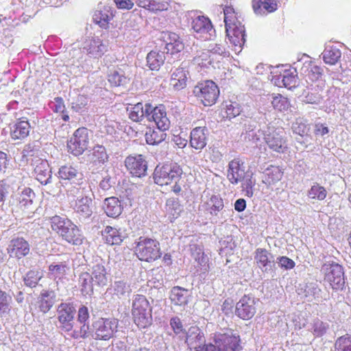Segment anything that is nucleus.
Masks as SVG:
<instances>
[{"mask_svg": "<svg viewBox=\"0 0 351 351\" xmlns=\"http://www.w3.org/2000/svg\"><path fill=\"white\" fill-rule=\"evenodd\" d=\"M108 276L109 274L102 263L95 264L90 272H82L79 276L82 293L84 295H92L95 286L104 287L107 285Z\"/></svg>", "mask_w": 351, "mask_h": 351, "instance_id": "nucleus-1", "label": "nucleus"}, {"mask_svg": "<svg viewBox=\"0 0 351 351\" xmlns=\"http://www.w3.org/2000/svg\"><path fill=\"white\" fill-rule=\"evenodd\" d=\"M132 315L138 328H145L152 323V308L143 295H134L132 301Z\"/></svg>", "mask_w": 351, "mask_h": 351, "instance_id": "nucleus-2", "label": "nucleus"}, {"mask_svg": "<svg viewBox=\"0 0 351 351\" xmlns=\"http://www.w3.org/2000/svg\"><path fill=\"white\" fill-rule=\"evenodd\" d=\"M58 178L63 180H68L71 184H75L73 187L67 189V195L75 197H80L82 194L81 187L84 182V173L76 166L71 165H62L58 170Z\"/></svg>", "mask_w": 351, "mask_h": 351, "instance_id": "nucleus-3", "label": "nucleus"}, {"mask_svg": "<svg viewBox=\"0 0 351 351\" xmlns=\"http://www.w3.org/2000/svg\"><path fill=\"white\" fill-rule=\"evenodd\" d=\"M182 174V169L180 165L174 162H167L156 167L153 178L156 184L165 186L178 182Z\"/></svg>", "mask_w": 351, "mask_h": 351, "instance_id": "nucleus-4", "label": "nucleus"}, {"mask_svg": "<svg viewBox=\"0 0 351 351\" xmlns=\"http://www.w3.org/2000/svg\"><path fill=\"white\" fill-rule=\"evenodd\" d=\"M258 133L263 135V138L268 147L278 154H284L288 149L285 132L272 125H267L265 129L259 130Z\"/></svg>", "mask_w": 351, "mask_h": 351, "instance_id": "nucleus-5", "label": "nucleus"}, {"mask_svg": "<svg viewBox=\"0 0 351 351\" xmlns=\"http://www.w3.org/2000/svg\"><path fill=\"white\" fill-rule=\"evenodd\" d=\"M324 274V283L334 290H342L345 285V276L343 268L335 262H326L321 269Z\"/></svg>", "mask_w": 351, "mask_h": 351, "instance_id": "nucleus-6", "label": "nucleus"}, {"mask_svg": "<svg viewBox=\"0 0 351 351\" xmlns=\"http://www.w3.org/2000/svg\"><path fill=\"white\" fill-rule=\"evenodd\" d=\"M135 254L141 261L152 262L160 258L162 253L156 240L140 237L135 247Z\"/></svg>", "mask_w": 351, "mask_h": 351, "instance_id": "nucleus-7", "label": "nucleus"}, {"mask_svg": "<svg viewBox=\"0 0 351 351\" xmlns=\"http://www.w3.org/2000/svg\"><path fill=\"white\" fill-rule=\"evenodd\" d=\"M193 93L205 106L215 104L219 95L218 86L211 80L199 82L194 87Z\"/></svg>", "mask_w": 351, "mask_h": 351, "instance_id": "nucleus-8", "label": "nucleus"}, {"mask_svg": "<svg viewBox=\"0 0 351 351\" xmlns=\"http://www.w3.org/2000/svg\"><path fill=\"white\" fill-rule=\"evenodd\" d=\"M93 334L95 339L108 340L117 331L118 320L115 318H99L92 324Z\"/></svg>", "mask_w": 351, "mask_h": 351, "instance_id": "nucleus-9", "label": "nucleus"}, {"mask_svg": "<svg viewBox=\"0 0 351 351\" xmlns=\"http://www.w3.org/2000/svg\"><path fill=\"white\" fill-rule=\"evenodd\" d=\"M239 339L237 337L228 334H219L215 339V344L204 343L203 351H240Z\"/></svg>", "mask_w": 351, "mask_h": 351, "instance_id": "nucleus-10", "label": "nucleus"}, {"mask_svg": "<svg viewBox=\"0 0 351 351\" xmlns=\"http://www.w3.org/2000/svg\"><path fill=\"white\" fill-rule=\"evenodd\" d=\"M88 142V129L78 128L67 143L68 151L75 156H80L87 149Z\"/></svg>", "mask_w": 351, "mask_h": 351, "instance_id": "nucleus-11", "label": "nucleus"}, {"mask_svg": "<svg viewBox=\"0 0 351 351\" xmlns=\"http://www.w3.org/2000/svg\"><path fill=\"white\" fill-rule=\"evenodd\" d=\"M75 308L71 303H61L58 306L59 328L64 332H71L73 328Z\"/></svg>", "mask_w": 351, "mask_h": 351, "instance_id": "nucleus-12", "label": "nucleus"}, {"mask_svg": "<svg viewBox=\"0 0 351 351\" xmlns=\"http://www.w3.org/2000/svg\"><path fill=\"white\" fill-rule=\"evenodd\" d=\"M258 302V300H256L254 297L245 295L236 304V315L243 319H251L256 312V304Z\"/></svg>", "mask_w": 351, "mask_h": 351, "instance_id": "nucleus-13", "label": "nucleus"}, {"mask_svg": "<svg viewBox=\"0 0 351 351\" xmlns=\"http://www.w3.org/2000/svg\"><path fill=\"white\" fill-rule=\"evenodd\" d=\"M192 28L204 40L212 39L215 33L210 20L203 15L194 16L192 21Z\"/></svg>", "mask_w": 351, "mask_h": 351, "instance_id": "nucleus-14", "label": "nucleus"}, {"mask_svg": "<svg viewBox=\"0 0 351 351\" xmlns=\"http://www.w3.org/2000/svg\"><path fill=\"white\" fill-rule=\"evenodd\" d=\"M125 165L132 176L141 178L146 175L147 163L143 155L128 156L125 160Z\"/></svg>", "mask_w": 351, "mask_h": 351, "instance_id": "nucleus-15", "label": "nucleus"}, {"mask_svg": "<svg viewBox=\"0 0 351 351\" xmlns=\"http://www.w3.org/2000/svg\"><path fill=\"white\" fill-rule=\"evenodd\" d=\"M183 338L191 350L203 351L202 346L206 339L204 333L197 326H191Z\"/></svg>", "mask_w": 351, "mask_h": 351, "instance_id": "nucleus-16", "label": "nucleus"}, {"mask_svg": "<svg viewBox=\"0 0 351 351\" xmlns=\"http://www.w3.org/2000/svg\"><path fill=\"white\" fill-rule=\"evenodd\" d=\"M254 261L264 273H269L275 268L274 255L265 248H257L254 252Z\"/></svg>", "mask_w": 351, "mask_h": 351, "instance_id": "nucleus-17", "label": "nucleus"}, {"mask_svg": "<svg viewBox=\"0 0 351 351\" xmlns=\"http://www.w3.org/2000/svg\"><path fill=\"white\" fill-rule=\"evenodd\" d=\"M227 36L230 43L234 47V51H241L245 43V31L242 23L230 26L226 28Z\"/></svg>", "mask_w": 351, "mask_h": 351, "instance_id": "nucleus-18", "label": "nucleus"}, {"mask_svg": "<svg viewBox=\"0 0 351 351\" xmlns=\"http://www.w3.org/2000/svg\"><path fill=\"white\" fill-rule=\"evenodd\" d=\"M150 108L147 121H154L158 129L168 130L170 126V121L167 117L165 107L163 105L154 107L150 104Z\"/></svg>", "mask_w": 351, "mask_h": 351, "instance_id": "nucleus-19", "label": "nucleus"}, {"mask_svg": "<svg viewBox=\"0 0 351 351\" xmlns=\"http://www.w3.org/2000/svg\"><path fill=\"white\" fill-rule=\"evenodd\" d=\"M82 49L90 57L97 58L107 51V45L99 38L92 37L85 40Z\"/></svg>", "mask_w": 351, "mask_h": 351, "instance_id": "nucleus-20", "label": "nucleus"}, {"mask_svg": "<svg viewBox=\"0 0 351 351\" xmlns=\"http://www.w3.org/2000/svg\"><path fill=\"white\" fill-rule=\"evenodd\" d=\"M247 173L241 160L235 158L229 162L227 178L232 184H237L241 182Z\"/></svg>", "mask_w": 351, "mask_h": 351, "instance_id": "nucleus-21", "label": "nucleus"}, {"mask_svg": "<svg viewBox=\"0 0 351 351\" xmlns=\"http://www.w3.org/2000/svg\"><path fill=\"white\" fill-rule=\"evenodd\" d=\"M31 128L26 117L19 118L10 127V136L13 140H23L29 136Z\"/></svg>", "mask_w": 351, "mask_h": 351, "instance_id": "nucleus-22", "label": "nucleus"}, {"mask_svg": "<svg viewBox=\"0 0 351 351\" xmlns=\"http://www.w3.org/2000/svg\"><path fill=\"white\" fill-rule=\"evenodd\" d=\"M150 109V104H143L141 102H138L135 105L127 107L126 111L130 120L134 122H141L145 119L147 120Z\"/></svg>", "mask_w": 351, "mask_h": 351, "instance_id": "nucleus-23", "label": "nucleus"}, {"mask_svg": "<svg viewBox=\"0 0 351 351\" xmlns=\"http://www.w3.org/2000/svg\"><path fill=\"white\" fill-rule=\"evenodd\" d=\"M189 71L182 64L171 71L170 84L176 90H180L186 86Z\"/></svg>", "mask_w": 351, "mask_h": 351, "instance_id": "nucleus-24", "label": "nucleus"}, {"mask_svg": "<svg viewBox=\"0 0 351 351\" xmlns=\"http://www.w3.org/2000/svg\"><path fill=\"white\" fill-rule=\"evenodd\" d=\"M34 168L36 179L42 184L46 185L51 182V170L47 160L38 159Z\"/></svg>", "mask_w": 351, "mask_h": 351, "instance_id": "nucleus-25", "label": "nucleus"}, {"mask_svg": "<svg viewBox=\"0 0 351 351\" xmlns=\"http://www.w3.org/2000/svg\"><path fill=\"white\" fill-rule=\"evenodd\" d=\"M207 131L205 127L193 128L191 132L190 145L197 150L204 148L207 144Z\"/></svg>", "mask_w": 351, "mask_h": 351, "instance_id": "nucleus-26", "label": "nucleus"}, {"mask_svg": "<svg viewBox=\"0 0 351 351\" xmlns=\"http://www.w3.org/2000/svg\"><path fill=\"white\" fill-rule=\"evenodd\" d=\"M8 252L11 256L21 258L29 252V245L23 238H16L11 241L9 245Z\"/></svg>", "mask_w": 351, "mask_h": 351, "instance_id": "nucleus-27", "label": "nucleus"}, {"mask_svg": "<svg viewBox=\"0 0 351 351\" xmlns=\"http://www.w3.org/2000/svg\"><path fill=\"white\" fill-rule=\"evenodd\" d=\"M93 208L92 199L86 195L77 198L74 210L78 214L80 219H86L93 215Z\"/></svg>", "mask_w": 351, "mask_h": 351, "instance_id": "nucleus-28", "label": "nucleus"}, {"mask_svg": "<svg viewBox=\"0 0 351 351\" xmlns=\"http://www.w3.org/2000/svg\"><path fill=\"white\" fill-rule=\"evenodd\" d=\"M56 298L53 291L43 290L36 302L39 310L43 313H47L55 304Z\"/></svg>", "mask_w": 351, "mask_h": 351, "instance_id": "nucleus-29", "label": "nucleus"}, {"mask_svg": "<svg viewBox=\"0 0 351 351\" xmlns=\"http://www.w3.org/2000/svg\"><path fill=\"white\" fill-rule=\"evenodd\" d=\"M61 237L66 242L73 245H80L83 243L84 237L78 228L72 221L64 232Z\"/></svg>", "mask_w": 351, "mask_h": 351, "instance_id": "nucleus-30", "label": "nucleus"}, {"mask_svg": "<svg viewBox=\"0 0 351 351\" xmlns=\"http://www.w3.org/2000/svg\"><path fill=\"white\" fill-rule=\"evenodd\" d=\"M298 294L308 302L313 300H319L321 298V289L316 282H310L304 285L298 289Z\"/></svg>", "mask_w": 351, "mask_h": 351, "instance_id": "nucleus-31", "label": "nucleus"}, {"mask_svg": "<svg viewBox=\"0 0 351 351\" xmlns=\"http://www.w3.org/2000/svg\"><path fill=\"white\" fill-rule=\"evenodd\" d=\"M103 209L108 217L116 218L121 214L123 207L118 198L110 197L105 199Z\"/></svg>", "mask_w": 351, "mask_h": 351, "instance_id": "nucleus-32", "label": "nucleus"}, {"mask_svg": "<svg viewBox=\"0 0 351 351\" xmlns=\"http://www.w3.org/2000/svg\"><path fill=\"white\" fill-rule=\"evenodd\" d=\"M90 163L93 167H101L108 161V155L103 145L95 146L89 155Z\"/></svg>", "mask_w": 351, "mask_h": 351, "instance_id": "nucleus-33", "label": "nucleus"}, {"mask_svg": "<svg viewBox=\"0 0 351 351\" xmlns=\"http://www.w3.org/2000/svg\"><path fill=\"white\" fill-rule=\"evenodd\" d=\"M252 7L256 14L263 15L276 11L278 5L276 0H253Z\"/></svg>", "mask_w": 351, "mask_h": 351, "instance_id": "nucleus-34", "label": "nucleus"}, {"mask_svg": "<svg viewBox=\"0 0 351 351\" xmlns=\"http://www.w3.org/2000/svg\"><path fill=\"white\" fill-rule=\"evenodd\" d=\"M34 197L35 194L30 188H24L16 195L19 208L23 210L32 209Z\"/></svg>", "mask_w": 351, "mask_h": 351, "instance_id": "nucleus-35", "label": "nucleus"}, {"mask_svg": "<svg viewBox=\"0 0 351 351\" xmlns=\"http://www.w3.org/2000/svg\"><path fill=\"white\" fill-rule=\"evenodd\" d=\"M135 2L139 7L152 12L167 10L169 6V0H135Z\"/></svg>", "mask_w": 351, "mask_h": 351, "instance_id": "nucleus-36", "label": "nucleus"}, {"mask_svg": "<svg viewBox=\"0 0 351 351\" xmlns=\"http://www.w3.org/2000/svg\"><path fill=\"white\" fill-rule=\"evenodd\" d=\"M165 59V51L152 50L147 56V66L150 70L158 71Z\"/></svg>", "mask_w": 351, "mask_h": 351, "instance_id": "nucleus-37", "label": "nucleus"}, {"mask_svg": "<svg viewBox=\"0 0 351 351\" xmlns=\"http://www.w3.org/2000/svg\"><path fill=\"white\" fill-rule=\"evenodd\" d=\"M184 49V44L179 36L175 33H167L165 49L167 53L171 54L180 52Z\"/></svg>", "mask_w": 351, "mask_h": 351, "instance_id": "nucleus-38", "label": "nucleus"}, {"mask_svg": "<svg viewBox=\"0 0 351 351\" xmlns=\"http://www.w3.org/2000/svg\"><path fill=\"white\" fill-rule=\"evenodd\" d=\"M282 175L279 167L270 165L263 172V182L267 185L274 184L282 179Z\"/></svg>", "mask_w": 351, "mask_h": 351, "instance_id": "nucleus-39", "label": "nucleus"}, {"mask_svg": "<svg viewBox=\"0 0 351 351\" xmlns=\"http://www.w3.org/2000/svg\"><path fill=\"white\" fill-rule=\"evenodd\" d=\"M106 243L109 245H119L125 237L120 229H117L111 226H106L102 234Z\"/></svg>", "mask_w": 351, "mask_h": 351, "instance_id": "nucleus-40", "label": "nucleus"}, {"mask_svg": "<svg viewBox=\"0 0 351 351\" xmlns=\"http://www.w3.org/2000/svg\"><path fill=\"white\" fill-rule=\"evenodd\" d=\"M113 10L110 7L105 6L103 9L95 11L93 20L100 27L106 28L109 21L113 18Z\"/></svg>", "mask_w": 351, "mask_h": 351, "instance_id": "nucleus-41", "label": "nucleus"}, {"mask_svg": "<svg viewBox=\"0 0 351 351\" xmlns=\"http://www.w3.org/2000/svg\"><path fill=\"white\" fill-rule=\"evenodd\" d=\"M190 247L192 256L194 258L195 261L197 263V265L200 267L201 271H207L208 269V258L205 255L202 247L196 244H193L190 245Z\"/></svg>", "mask_w": 351, "mask_h": 351, "instance_id": "nucleus-42", "label": "nucleus"}, {"mask_svg": "<svg viewBox=\"0 0 351 351\" xmlns=\"http://www.w3.org/2000/svg\"><path fill=\"white\" fill-rule=\"evenodd\" d=\"M189 291L181 287H174L171 291L170 299L175 305L184 306L188 303Z\"/></svg>", "mask_w": 351, "mask_h": 351, "instance_id": "nucleus-43", "label": "nucleus"}, {"mask_svg": "<svg viewBox=\"0 0 351 351\" xmlns=\"http://www.w3.org/2000/svg\"><path fill=\"white\" fill-rule=\"evenodd\" d=\"M50 222L51 229L61 237L71 221L66 217L56 215L51 218Z\"/></svg>", "mask_w": 351, "mask_h": 351, "instance_id": "nucleus-44", "label": "nucleus"}, {"mask_svg": "<svg viewBox=\"0 0 351 351\" xmlns=\"http://www.w3.org/2000/svg\"><path fill=\"white\" fill-rule=\"evenodd\" d=\"M167 130H160L157 128L156 130L149 128L145 133V140L149 145H158L163 141L167 136L165 131Z\"/></svg>", "mask_w": 351, "mask_h": 351, "instance_id": "nucleus-45", "label": "nucleus"}, {"mask_svg": "<svg viewBox=\"0 0 351 351\" xmlns=\"http://www.w3.org/2000/svg\"><path fill=\"white\" fill-rule=\"evenodd\" d=\"M301 72L310 80L313 82L317 80L320 77L322 70L319 66L313 64L311 61H307L302 67Z\"/></svg>", "mask_w": 351, "mask_h": 351, "instance_id": "nucleus-46", "label": "nucleus"}, {"mask_svg": "<svg viewBox=\"0 0 351 351\" xmlns=\"http://www.w3.org/2000/svg\"><path fill=\"white\" fill-rule=\"evenodd\" d=\"M341 56V51L336 47L327 46L322 53V58L326 64L334 65Z\"/></svg>", "mask_w": 351, "mask_h": 351, "instance_id": "nucleus-47", "label": "nucleus"}, {"mask_svg": "<svg viewBox=\"0 0 351 351\" xmlns=\"http://www.w3.org/2000/svg\"><path fill=\"white\" fill-rule=\"evenodd\" d=\"M213 58H211L209 51H202L197 55L193 60V64L200 67L201 69L209 68L213 66Z\"/></svg>", "mask_w": 351, "mask_h": 351, "instance_id": "nucleus-48", "label": "nucleus"}, {"mask_svg": "<svg viewBox=\"0 0 351 351\" xmlns=\"http://www.w3.org/2000/svg\"><path fill=\"white\" fill-rule=\"evenodd\" d=\"M282 73L284 86L289 89L296 87L298 84V73L295 69H285Z\"/></svg>", "mask_w": 351, "mask_h": 351, "instance_id": "nucleus-49", "label": "nucleus"}, {"mask_svg": "<svg viewBox=\"0 0 351 351\" xmlns=\"http://www.w3.org/2000/svg\"><path fill=\"white\" fill-rule=\"evenodd\" d=\"M128 80L121 69L112 71L108 74V82L114 86H123L128 83Z\"/></svg>", "mask_w": 351, "mask_h": 351, "instance_id": "nucleus-50", "label": "nucleus"}, {"mask_svg": "<svg viewBox=\"0 0 351 351\" xmlns=\"http://www.w3.org/2000/svg\"><path fill=\"white\" fill-rule=\"evenodd\" d=\"M307 196L312 199L322 201L326 197L327 191L324 186L315 182L308 191Z\"/></svg>", "mask_w": 351, "mask_h": 351, "instance_id": "nucleus-51", "label": "nucleus"}, {"mask_svg": "<svg viewBox=\"0 0 351 351\" xmlns=\"http://www.w3.org/2000/svg\"><path fill=\"white\" fill-rule=\"evenodd\" d=\"M225 112L226 118L231 119L239 115L242 108L237 101H228L225 103Z\"/></svg>", "mask_w": 351, "mask_h": 351, "instance_id": "nucleus-52", "label": "nucleus"}, {"mask_svg": "<svg viewBox=\"0 0 351 351\" xmlns=\"http://www.w3.org/2000/svg\"><path fill=\"white\" fill-rule=\"evenodd\" d=\"M328 328L329 324L327 322L317 318L311 324V330L315 337H319L326 334Z\"/></svg>", "mask_w": 351, "mask_h": 351, "instance_id": "nucleus-53", "label": "nucleus"}, {"mask_svg": "<svg viewBox=\"0 0 351 351\" xmlns=\"http://www.w3.org/2000/svg\"><path fill=\"white\" fill-rule=\"evenodd\" d=\"M224 14V23L226 28L234 24L241 23L237 17V14L235 13L234 10L231 6H226L223 9Z\"/></svg>", "mask_w": 351, "mask_h": 351, "instance_id": "nucleus-54", "label": "nucleus"}, {"mask_svg": "<svg viewBox=\"0 0 351 351\" xmlns=\"http://www.w3.org/2000/svg\"><path fill=\"white\" fill-rule=\"evenodd\" d=\"M224 14V23L226 28L234 24L241 23L237 17V14L235 13L234 10L231 6H226L223 9Z\"/></svg>", "mask_w": 351, "mask_h": 351, "instance_id": "nucleus-55", "label": "nucleus"}, {"mask_svg": "<svg viewBox=\"0 0 351 351\" xmlns=\"http://www.w3.org/2000/svg\"><path fill=\"white\" fill-rule=\"evenodd\" d=\"M42 278L41 273L38 270L29 271L23 278L24 283L29 287H35Z\"/></svg>", "mask_w": 351, "mask_h": 351, "instance_id": "nucleus-56", "label": "nucleus"}, {"mask_svg": "<svg viewBox=\"0 0 351 351\" xmlns=\"http://www.w3.org/2000/svg\"><path fill=\"white\" fill-rule=\"evenodd\" d=\"M66 270V265L62 263L51 264L49 267V275L54 279L61 278L65 275Z\"/></svg>", "mask_w": 351, "mask_h": 351, "instance_id": "nucleus-57", "label": "nucleus"}, {"mask_svg": "<svg viewBox=\"0 0 351 351\" xmlns=\"http://www.w3.org/2000/svg\"><path fill=\"white\" fill-rule=\"evenodd\" d=\"M271 104L276 110L280 112L288 110L290 106L288 99L281 95L272 96Z\"/></svg>", "mask_w": 351, "mask_h": 351, "instance_id": "nucleus-58", "label": "nucleus"}, {"mask_svg": "<svg viewBox=\"0 0 351 351\" xmlns=\"http://www.w3.org/2000/svg\"><path fill=\"white\" fill-rule=\"evenodd\" d=\"M207 205L209 206V212L212 215H217L224 207L222 198L218 195H213Z\"/></svg>", "mask_w": 351, "mask_h": 351, "instance_id": "nucleus-59", "label": "nucleus"}, {"mask_svg": "<svg viewBox=\"0 0 351 351\" xmlns=\"http://www.w3.org/2000/svg\"><path fill=\"white\" fill-rule=\"evenodd\" d=\"M181 210V206L178 201L173 199H169L167 201L166 211L169 215V217L176 219L179 216Z\"/></svg>", "mask_w": 351, "mask_h": 351, "instance_id": "nucleus-60", "label": "nucleus"}, {"mask_svg": "<svg viewBox=\"0 0 351 351\" xmlns=\"http://www.w3.org/2000/svg\"><path fill=\"white\" fill-rule=\"evenodd\" d=\"M335 351H351V336L346 335L339 337L335 343Z\"/></svg>", "mask_w": 351, "mask_h": 351, "instance_id": "nucleus-61", "label": "nucleus"}, {"mask_svg": "<svg viewBox=\"0 0 351 351\" xmlns=\"http://www.w3.org/2000/svg\"><path fill=\"white\" fill-rule=\"evenodd\" d=\"M81 326L79 329L75 328L74 330L72 329L71 331V337L74 339H86L90 335V331L89 328V325L88 323H82L80 324Z\"/></svg>", "mask_w": 351, "mask_h": 351, "instance_id": "nucleus-62", "label": "nucleus"}, {"mask_svg": "<svg viewBox=\"0 0 351 351\" xmlns=\"http://www.w3.org/2000/svg\"><path fill=\"white\" fill-rule=\"evenodd\" d=\"M112 289L114 295H116L118 298L124 296L131 291L130 286L123 280L114 282Z\"/></svg>", "mask_w": 351, "mask_h": 351, "instance_id": "nucleus-63", "label": "nucleus"}, {"mask_svg": "<svg viewBox=\"0 0 351 351\" xmlns=\"http://www.w3.org/2000/svg\"><path fill=\"white\" fill-rule=\"evenodd\" d=\"M170 326L176 335L184 337L186 331L184 329L182 322L178 317H173L170 319Z\"/></svg>", "mask_w": 351, "mask_h": 351, "instance_id": "nucleus-64", "label": "nucleus"}]
</instances>
